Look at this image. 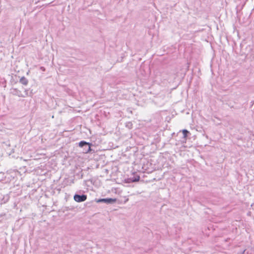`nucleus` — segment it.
<instances>
[{
	"instance_id": "f257e3e1",
	"label": "nucleus",
	"mask_w": 254,
	"mask_h": 254,
	"mask_svg": "<svg viewBox=\"0 0 254 254\" xmlns=\"http://www.w3.org/2000/svg\"><path fill=\"white\" fill-rule=\"evenodd\" d=\"M87 199V196L86 195L83 194L82 195H80L78 194H75L74 196V199L75 201L80 202H82Z\"/></svg>"
},
{
	"instance_id": "f03ea898",
	"label": "nucleus",
	"mask_w": 254,
	"mask_h": 254,
	"mask_svg": "<svg viewBox=\"0 0 254 254\" xmlns=\"http://www.w3.org/2000/svg\"><path fill=\"white\" fill-rule=\"evenodd\" d=\"M85 145H88V148L86 150H85V151H84V153H88L91 151V144L89 142L84 141H81L79 143V146L80 147H83Z\"/></svg>"
},
{
	"instance_id": "7ed1b4c3",
	"label": "nucleus",
	"mask_w": 254,
	"mask_h": 254,
	"mask_svg": "<svg viewBox=\"0 0 254 254\" xmlns=\"http://www.w3.org/2000/svg\"><path fill=\"white\" fill-rule=\"evenodd\" d=\"M116 200V199L103 198V199H99L97 201V202H106V203H112V202H115Z\"/></svg>"
},
{
	"instance_id": "20e7f679",
	"label": "nucleus",
	"mask_w": 254,
	"mask_h": 254,
	"mask_svg": "<svg viewBox=\"0 0 254 254\" xmlns=\"http://www.w3.org/2000/svg\"><path fill=\"white\" fill-rule=\"evenodd\" d=\"M20 82L24 85H27L28 83V81L25 77H23L20 79Z\"/></svg>"
},
{
	"instance_id": "39448f33",
	"label": "nucleus",
	"mask_w": 254,
	"mask_h": 254,
	"mask_svg": "<svg viewBox=\"0 0 254 254\" xmlns=\"http://www.w3.org/2000/svg\"><path fill=\"white\" fill-rule=\"evenodd\" d=\"M182 132H183V134L184 135V138L185 139H186L187 137V135H188V134L189 133V131H188L186 129H183L182 130Z\"/></svg>"
},
{
	"instance_id": "423d86ee",
	"label": "nucleus",
	"mask_w": 254,
	"mask_h": 254,
	"mask_svg": "<svg viewBox=\"0 0 254 254\" xmlns=\"http://www.w3.org/2000/svg\"><path fill=\"white\" fill-rule=\"evenodd\" d=\"M139 179H140L139 176H137L136 177V178L133 181L137 182V181H138L139 180Z\"/></svg>"
}]
</instances>
